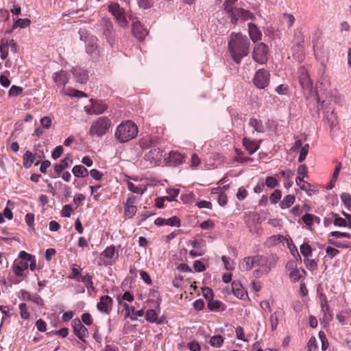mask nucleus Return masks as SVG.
<instances>
[{
  "label": "nucleus",
  "instance_id": "obj_57",
  "mask_svg": "<svg viewBox=\"0 0 351 351\" xmlns=\"http://www.w3.org/2000/svg\"><path fill=\"white\" fill-rule=\"evenodd\" d=\"M153 0H138V4L140 8L147 9L153 5Z\"/></svg>",
  "mask_w": 351,
  "mask_h": 351
},
{
  "label": "nucleus",
  "instance_id": "obj_24",
  "mask_svg": "<svg viewBox=\"0 0 351 351\" xmlns=\"http://www.w3.org/2000/svg\"><path fill=\"white\" fill-rule=\"evenodd\" d=\"M145 319L147 321L152 323H156L157 324H161L163 322L162 317L158 318L157 313L153 309H148L145 313Z\"/></svg>",
  "mask_w": 351,
  "mask_h": 351
},
{
  "label": "nucleus",
  "instance_id": "obj_35",
  "mask_svg": "<svg viewBox=\"0 0 351 351\" xmlns=\"http://www.w3.org/2000/svg\"><path fill=\"white\" fill-rule=\"evenodd\" d=\"M128 188L131 192L139 195L143 194L146 189L143 185L136 186L130 182H128Z\"/></svg>",
  "mask_w": 351,
  "mask_h": 351
},
{
  "label": "nucleus",
  "instance_id": "obj_39",
  "mask_svg": "<svg viewBox=\"0 0 351 351\" xmlns=\"http://www.w3.org/2000/svg\"><path fill=\"white\" fill-rule=\"evenodd\" d=\"M168 196L165 197L166 200L168 202H172L175 200L176 197L179 194L180 190L177 189H167L166 190Z\"/></svg>",
  "mask_w": 351,
  "mask_h": 351
},
{
  "label": "nucleus",
  "instance_id": "obj_42",
  "mask_svg": "<svg viewBox=\"0 0 351 351\" xmlns=\"http://www.w3.org/2000/svg\"><path fill=\"white\" fill-rule=\"evenodd\" d=\"M300 250L302 254L306 258L308 257L312 254L311 247L306 243L302 244Z\"/></svg>",
  "mask_w": 351,
  "mask_h": 351
},
{
  "label": "nucleus",
  "instance_id": "obj_51",
  "mask_svg": "<svg viewBox=\"0 0 351 351\" xmlns=\"http://www.w3.org/2000/svg\"><path fill=\"white\" fill-rule=\"evenodd\" d=\"M281 198V191L278 189L275 190L270 195L269 200L271 204H276Z\"/></svg>",
  "mask_w": 351,
  "mask_h": 351
},
{
  "label": "nucleus",
  "instance_id": "obj_13",
  "mask_svg": "<svg viewBox=\"0 0 351 351\" xmlns=\"http://www.w3.org/2000/svg\"><path fill=\"white\" fill-rule=\"evenodd\" d=\"M73 327L75 335L80 340L84 341V338L88 336L87 328L81 323L79 319L73 321Z\"/></svg>",
  "mask_w": 351,
  "mask_h": 351
},
{
  "label": "nucleus",
  "instance_id": "obj_38",
  "mask_svg": "<svg viewBox=\"0 0 351 351\" xmlns=\"http://www.w3.org/2000/svg\"><path fill=\"white\" fill-rule=\"evenodd\" d=\"M31 21L28 19H19L13 23V29L17 27L25 28L30 25Z\"/></svg>",
  "mask_w": 351,
  "mask_h": 351
},
{
  "label": "nucleus",
  "instance_id": "obj_36",
  "mask_svg": "<svg viewBox=\"0 0 351 351\" xmlns=\"http://www.w3.org/2000/svg\"><path fill=\"white\" fill-rule=\"evenodd\" d=\"M293 58L297 60L298 62H302L304 59V51L303 47L300 45H298L293 47Z\"/></svg>",
  "mask_w": 351,
  "mask_h": 351
},
{
  "label": "nucleus",
  "instance_id": "obj_26",
  "mask_svg": "<svg viewBox=\"0 0 351 351\" xmlns=\"http://www.w3.org/2000/svg\"><path fill=\"white\" fill-rule=\"evenodd\" d=\"M249 125L254 128V130L257 132L263 133L265 131L262 121L256 118H251L250 119Z\"/></svg>",
  "mask_w": 351,
  "mask_h": 351
},
{
  "label": "nucleus",
  "instance_id": "obj_8",
  "mask_svg": "<svg viewBox=\"0 0 351 351\" xmlns=\"http://www.w3.org/2000/svg\"><path fill=\"white\" fill-rule=\"evenodd\" d=\"M298 73L299 82L304 94L310 95L312 92L313 84L306 69L304 66H300Z\"/></svg>",
  "mask_w": 351,
  "mask_h": 351
},
{
  "label": "nucleus",
  "instance_id": "obj_60",
  "mask_svg": "<svg viewBox=\"0 0 351 351\" xmlns=\"http://www.w3.org/2000/svg\"><path fill=\"white\" fill-rule=\"evenodd\" d=\"M313 215L306 213L302 216V219L306 225L311 226L313 222Z\"/></svg>",
  "mask_w": 351,
  "mask_h": 351
},
{
  "label": "nucleus",
  "instance_id": "obj_10",
  "mask_svg": "<svg viewBox=\"0 0 351 351\" xmlns=\"http://www.w3.org/2000/svg\"><path fill=\"white\" fill-rule=\"evenodd\" d=\"M119 254L116 252L115 247L111 245L108 247L103 252L100 254V258L102 261V264L104 265H111L117 260Z\"/></svg>",
  "mask_w": 351,
  "mask_h": 351
},
{
  "label": "nucleus",
  "instance_id": "obj_18",
  "mask_svg": "<svg viewBox=\"0 0 351 351\" xmlns=\"http://www.w3.org/2000/svg\"><path fill=\"white\" fill-rule=\"evenodd\" d=\"M69 75V73L63 70L59 72H56L53 75V80L54 82L58 86H64L68 82Z\"/></svg>",
  "mask_w": 351,
  "mask_h": 351
},
{
  "label": "nucleus",
  "instance_id": "obj_16",
  "mask_svg": "<svg viewBox=\"0 0 351 351\" xmlns=\"http://www.w3.org/2000/svg\"><path fill=\"white\" fill-rule=\"evenodd\" d=\"M100 25L103 30V34L106 38L109 39L114 36V29L112 21L108 18H103L100 21Z\"/></svg>",
  "mask_w": 351,
  "mask_h": 351
},
{
  "label": "nucleus",
  "instance_id": "obj_34",
  "mask_svg": "<svg viewBox=\"0 0 351 351\" xmlns=\"http://www.w3.org/2000/svg\"><path fill=\"white\" fill-rule=\"evenodd\" d=\"M34 156L30 151H27L23 155V166L29 168L34 162Z\"/></svg>",
  "mask_w": 351,
  "mask_h": 351
},
{
  "label": "nucleus",
  "instance_id": "obj_56",
  "mask_svg": "<svg viewBox=\"0 0 351 351\" xmlns=\"http://www.w3.org/2000/svg\"><path fill=\"white\" fill-rule=\"evenodd\" d=\"M63 152H64L63 147L62 145H58L53 151L52 154H51V157L54 160H56V159H58V158L60 157V156L62 154Z\"/></svg>",
  "mask_w": 351,
  "mask_h": 351
},
{
  "label": "nucleus",
  "instance_id": "obj_25",
  "mask_svg": "<svg viewBox=\"0 0 351 351\" xmlns=\"http://www.w3.org/2000/svg\"><path fill=\"white\" fill-rule=\"evenodd\" d=\"M73 162L71 157L66 156L61 160L60 164L54 167V170L57 173H61L64 169L67 168Z\"/></svg>",
  "mask_w": 351,
  "mask_h": 351
},
{
  "label": "nucleus",
  "instance_id": "obj_20",
  "mask_svg": "<svg viewBox=\"0 0 351 351\" xmlns=\"http://www.w3.org/2000/svg\"><path fill=\"white\" fill-rule=\"evenodd\" d=\"M155 224L157 226H180V220L178 217L173 216L169 219H165L163 218L158 217L155 220Z\"/></svg>",
  "mask_w": 351,
  "mask_h": 351
},
{
  "label": "nucleus",
  "instance_id": "obj_7",
  "mask_svg": "<svg viewBox=\"0 0 351 351\" xmlns=\"http://www.w3.org/2000/svg\"><path fill=\"white\" fill-rule=\"evenodd\" d=\"M308 169L305 165H301L298 168V176L295 179V182L300 189L304 191L308 195H311L310 191L311 185L308 182H304V178L307 176Z\"/></svg>",
  "mask_w": 351,
  "mask_h": 351
},
{
  "label": "nucleus",
  "instance_id": "obj_47",
  "mask_svg": "<svg viewBox=\"0 0 351 351\" xmlns=\"http://www.w3.org/2000/svg\"><path fill=\"white\" fill-rule=\"evenodd\" d=\"M221 302L218 300H214L213 298L208 302V307L210 311H215L219 309Z\"/></svg>",
  "mask_w": 351,
  "mask_h": 351
},
{
  "label": "nucleus",
  "instance_id": "obj_3",
  "mask_svg": "<svg viewBox=\"0 0 351 351\" xmlns=\"http://www.w3.org/2000/svg\"><path fill=\"white\" fill-rule=\"evenodd\" d=\"M111 125L110 119L106 117H101L94 121L89 130V134L92 136H103L109 130Z\"/></svg>",
  "mask_w": 351,
  "mask_h": 351
},
{
  "label": "nucleus",
  "instance_id": "obj_61",
  "mask_svg": "<svg viewBox=\"0 0 351 351\" xmlns=\"http://www.w3.org/2000/svg\"><path fill=\"white\" fill-rule=\"evenodd\" d=\"M319 295L322 311H324V306H326V308L329 309V306L328 305V301L326 295L323 293H319Z\"/></svg>",
  "mask_w": 351,
  "mask_h": 351
},
{
  "label": "nucleus",
  "instance_id": "obj_55",
  "mask_svg": "<svg viewBox=\"0 0 351 351\" xmlns=\"http://www.w3.org/2000/svg\"><path fill=\"white\" fill-rule=\"evenodd\" d=\"M51 119L48 116L43 117L40 119L41 126L44 129H49L51 125Z\"/></svg>",
  "mask_w": 351,
  "mask_h": 351
},
{
  "label": "nucleus",
  "instance_id": "obj_29",
  "mask_svg": "<svg viewBox=\"0 0 351 351\" xmlns=\"http://www.w3.org/2000/svg\"><path fill=\"white\" fill-rule=\"evenodd\" d=\"M162 151L159 148L152 149L147 155V159L153 161H158L162 158Z\"/></svg>",
  "mask_w": 351,
  "mask_h": 351
},
{
  "label": "nucleus",
  "instance_id": "obj_64",
  "mask_svg": "<svg viewBox=\"0 0 351 351\" xmlns=\"http://www.w3.org/2000/svg\"><path fill=\"white\" fill-rule=\"evenodd\" d=\"M30 300L40 306H43L44 305V300L38 294L32 295Z\"/></svg>",
  "mask_w": 351,
  "mask_h": 351
},
{
  "label": "nucleus",
  "instance_id": "obj_14",
  "mask_svg": "<svg viewBox=\"0 0 351 351\" xmlns=\"http://www.w3.org/2000/svg\"><path fill=\"white\" fill-rule=\"evenodd\" d=\"M112 302V299L110 297L103 295L97 304V308L100 312L108 314L111 310Z\"/></svg>",
  "mask_w": 351,
  "mask_h": 351
},
{
  "label": "nucleus",
  "instance_id": "obj_44",
  "mask_svg": "<svg viewBox=\"0 0 351 351\" xmlns=\"http://www.w3.org/2000/svg\"><path fill=\"white\" fill-rule=\"evenodd\" d=\"M20 314L23 319H27L30 317V313L28 311L26 304L21 303L19 304Z\"/></svg>",
  "mask_w": 351,
  "mask_h": 351
},
{
  "label": "nucleus",
  "instance_id": "obj_12",
  "mask_svg": "<svg viewBox=\"0 0 351 351\" xmlns=\"http://www.w3.org/2000/svg\"><path fill=\"white\" fill-rule=\"evenodd\" d=\"M233 12L234 15H230V17L231 22L234 24H236L239 19L245 21L252 19L254 16L252 12L243 8H237Z\"/></svg>",
  "mask_w": 351,
  "mask_h": 351
},
{
  "label": "nucleus",
  "instance_id": "obj_17",
  "mask_svg": "<svg viewBox=\"0 0 351 351\" xmlns=\"http://www.w3.org/2000/svg\"><path fill=\"white\" fill-rule=\"evenodd\" d=\"M232 289L234 295L239 299L246 300L248 298L247 291L240 282L234 281L232 283Z\"/></svg>",
  "mask_w": 351,
  "mask_h": 351
},
{
  "label": "nucleus",
  "instance_id": "obj_53",
  "mask_svg": "<svg viewBox=\"0 0 351 351\" xmlns=\"http://www.w3.org/2000/svg\"><path fill=\"white\" fill-rule=\"evenodd\" d=\"M341 199L346 207L351 206V195L348 193H342Z\"/></svg>",
  "mask_w": 351,
  "mask_h": 351
},
{
  "label": "nucleus",
  "instance_id": "obj_11",
  "mask_svg": "<svg viewBox=\"0 0 351 351\" xmlns=\"http://www.w3.org/2000/svg\"><path fill=\"white\" fill-rule=\"evenodd\" d=\"M129 19L132 23V32L134 35L139 40L143 39L147 34V29L141 25L140 21L135 16L131 15Z\"/></svg>",
  "mask_w": 351,
  "mask_h": 351
},
{
  "label": "nucleus",
  "instance_id": "obj_63",
  "mask_svg": "<svg viewBox=\"0 0 351 351\" xmlns=\"http://www.w3.org/2000/svg\"><path fill=\"white\" fill-rule=\"evenodd\" d=\"M193 267L197 272H202L206 269L204 264L200 261H195L193 264Z\"/></svg>",
  "mask_w": 351,
  "mask_h": 351
},
{
  "label": "nucleus",
  "instance_id": "obj_6",
  "mask_svg": "<svg viewBox=\"0 0 351 351\" xmlns=\"http://www.w3.org/2000/svg\"><path fill=\"white\" fill-rule=\"evenodd\" d=\"M108 10L121 27H128V22L125 16V11L117 3H110L108 5Z\"/></svg>",
  "mask_w": 351,
  "mask_h": 351
},
{
  "label": "nucleus",
  "instance_id": "obj_40",
  "mask_svg": "<svg viewBox=\"0 0 351 351\" xmlns=\"http://www.w3.org/2000/svg\"><path fill=\"white\" fill-rule=\"evenodd\" d=\"M97 44H96V38H91L90 40L86 43V52L92 54L93 53L95 50L97 49Z\"/></svg>",
  "mask_w": 351,
  "mask_h": 351
},
{
  "label": "nucleus",
  "instance_id": "obj_50",
  "mask_svg": "<svg viewBox=\"0 0 351 351\" xmlns=\"http://www.w3.org/2000/svg\"><path fill=\"white\" fill-rule=\"evenodd\" d=\"M65 94L75 97H86V95L84 92L75 89H69Z\"/></svg>",
  "mask_w": 351,
  "mask_h": 351
},
{
  "label": "nucleus",
  "instance_id": "obj_54",
  "mask_svg": "<svg viewBox=\"0 0 351 351\" xmlns=\"http://www.w3.org/2000/svg\"><path fill=\"white\" fill-rule=\"evenodd\" d=\"M23 91V88L20 86L13 85L9 90L8 95L10 97H16L21 94Z\"/></svg>",
  "mask_w": 351,
  "mask_h": 351
},
{
  "label": "nucleus",
  "instance_id": "obj_15",
  "mask_svg": "<svg viewBox=\"0 0 351 351\" xmlns=\"http://www.w3.org/2000/svg\"><path fill=\"white\" fill-rule=\"evenodd\" d=\"M90 102L91 107L86 109L87 114H101L107 109V106L101 101L90 99Z\"/></svg>",
  "mask_w": 351,
  "mask_h": 351
},
{
  "label": "nucleus",
  "instance_id": "obj_52",
  "mask_svg": "<svg viewBox=\"0 0 351 351\" xmlns=\"http://www.w3.org/2000/svg\"><path fill=\"white\" fill-rule=\"evenodd\" d=\"M136 212V207L135 206H125V215L128 218H132Z\"/></svg>",
  "mask_w": 351,
  "mask_h": 351
},
{
  "label": "nucleus",
  "instance_id": "obj_21",
  "mask_svg": "<svg viewBox=\"0 0 351 351\" xmlns=\"http://www.w3.org/2000/svg\"><path fill=\"white\" fill-rule=\"evenodd\" d=\"M285 315V312L281 308H278L274 313L270 316V323L272 330H276L278 324V320L282 318Z\"/></svg>",
  "mask_w": 351,
  "mask_h": 351
},
{
  "label": "nucleus",
  "instance_id": "obj_19",
  "mask_svg": "<svg viewBox=\"0 0 351 351\" xmlns=\"http://www.w3.org/2000/svg\"><path fill=\"white\" fill-rule=\"evenodd\" d=\"M248 32L250 39L253 43H255L261 40L262 33L254 23H248Z\"/></svg>",
  "mask_w": 351,
  "mask_h": 351
},
{
  "label": "nucleus",
  "instance_id": "obj_45",
  "mask_svg": "<svg viewBox=\"0 0 351 351\" xmlns=\"http://www.w3.org/2000/svg\"><path fill=\"white\" fill-rule=\"evenodd\" d=\"M309 151V145L305 144L304 146L302 147L301 150L300 152V155L298 157V162H303Z\"/></svg>",
  "mask_w": 351,
  "mask_h": 351
},
{
  "label": "nucleus",
  "instance_id": "obj_59",
  "mask_svg": "<svg viewBox=\"0 0 351 351\" xmlns=\"http://www.w3.org/2000/svg\"><path fill=\"white\" fill-rule=\"evenodd\" d=\"M330 235L334 237L339 238V237H345L348 239H351V234L348 232H341L339 231H332L330 233Z\"/></svg>",
  "mask_w": 351,
  "mask_h": 351
},
{
  "label": "nucleus",
  "instance_id": "obj_23",
  "mask_svg": "<svg viewBox=\"0 0 351 351\" xmlns=\"http://www.w3.org/2000/svg\"><path fill=\"white\" fill-rule=\"evenodd\" d=\"M73 73L77 80L82 84L86 82L88 78V72L81 68L73 69Z\"/></svg>",
  "mask_w": 351,
  "mask_h": 351
},
{
  "label": "nucleus",
  "instance_id": "obj_33",
  "mask_svg": "<svg viewBox=\"0 0 351 351\" xmlns=\"http://www.w3.org/2000/svg\"><path fill=\"white\" fill-rule=\"evenodd\" d=\"M237 1V0H225L223 6L224 10L228 13V16L234 15V10L237 8L233 7V5Z\"/></svg>",
  "mask_w": 351,
  "mask_h": 351
},
{
  "label": "nucleus",
  "instance_id": "obj_32",
  "mask_svg": "<svg viewBox=\"0 0 351 351\" xmlns=\"http://www.w3.org/2000/svg\"><path fill=\"white\" fill-rule=\"evenodd\" d=\"M306 275V271L304 269H293L290 274L289 277L293 280V281H298L302 278H304Z\"/></svg>",
  "mask_w": 351,
  "mask_h": 351
},
{
  "label": "nucleus",
  "instance_id": "obj_37",
  "mask_svg": "<svg viewBox=\"0 0 351 351\" xmlns=\"http://www.w3.org/2000/svg\"><path fill=\"white\" fill-rule=\"evenodd\" d=\"M330 215L332 216V218L334 219L333 223L336 226H339V227L347 226L346 219L340 217L338 214L335 213H331Z\"/></svg>",
  "mask_w": 351,
  "mask_h": 351
},
{
  "label": "nucleus",
  "instance_id": "obj_1",
  "mask_svg": "<svg viewBox=\"0 0 351 351\" xmlns=\"http://www.w3.org/2000/svg\"><path fill=\"white\" fill-rule=\"evenodd\" d=\"M250 42L241 33H232L229 36L228 50L233 60L240 64L242 58L250 53Z\"/></svg>",
  "mask_w": 351,
  "mask_h": 351
},
{
  "label": "nucleus",
  "instance_id": "obj_27",
  "mask_svg": "<svg viewBox=\"0 0 351 351\" xmlns=\"http://www.w3.org/2000/svg\"><path fill=\"white\" fill-rule=\"evenodd\" d=\"M72 172L77 178H85L88 175V169L82 165L74 166Z\"/></svg>",
  "mask_w": 351,
  "mask_h": 351
},
{
  "label": "nucleus",
  "instance_id": "obj_49",
  "mask_svg": "<svg viewBox=\"0 0 351 351\" xmlns=\"http://www.w3.org/2000/svg\"><path fill=\"white\" fill-rule=\"evenodd\" d=\"M265 184L267 187L274 189L278 186V181L276 178L273 176H269L266 178Z\"/></svg>",
  "mask_w": 351,
  "mask_h": 351
},
{
  "label": "nucleus",
  "instance_id": "obj_22",
  "mask_svg": "<svg viewBox=\"0 0 351 351\" xmlns=\"http://www.w3.org/2000/svg\"><path fill=\"white\" fill-rule=\"evenodd\" d=\"M243 144L250 155L255 153L259 148V144L256 141H251L247 138H243Z\"/></svg>",
  "mask_w": 351,
  "mask_h": 351
},
{
  "label": "nucleus",
  "instance_id": "obj_30",
  "mask_svg": "<svg viewBox=\"0 0 351 351\" xmlns=\"http://www.w3.org/2000/svg\"><path fill=\"white\" fill-rule=\"evenodd\" d=\"M295 197L293 195H287L280 202V208L285 209L289 208L295 202Z\"/></svg>",
  "mask_w": 351,
  "mask_h": 351
},
{
  "label": "nucleus",
  "instance_id": "obj_41",
  "mask_svg": "<svg viewBox=\"0 0 351 351\" xmlns=\"http://www.w3.org/2000/svg\"><path fill=\"white\" fill-rule=\"evenodd\" d=\"M223 342V339L221 335H215L210 339V344L216 348L220 347Z\"/></svg>",
  "mask_w": 351,
  "mask_h": 351
},
{
  "label": "nucleus",
  "instance_id": "obj_31",
  "mask_svg": "<svg viewBox=\"0 0 351 351\" xmlns=\"http://www.w3.org/2000/svg\"><path fill=\"white\" fill-rule=\"evenodd\" d=\"M82 282L86 286L88 293L95 291L92 276L88 274H86L82 278Z\"/></svg>",
  "mask_w": 351,
  "mask_h": 351
},
{
  "label": "nucleus",
  "instance_id": "obj_5",
  "mask_svg": "<svg viewBox=\"0 0 351 351\" xmlns=\"http://www.w3.org/2000/svg\"><path fill=\"white\" fill-rule=\"evenodd\" d=\"M268 52L267 46L263 43H259L254 47L252 58L255 62L259 64H264L268 60Z\"/></svg>",
  "mask_w": 351,
  "mask_h": 351
},
{
  "label": "nucleus",
  "instance_id": "obj_46",
  "mask_svg": "<svg viewBox=\"0 0 351 351\" xmlns=\"http://www.w3.org/2000/svg\"><path fill=\"white\" fill-rule=\"evenodd\" d=\"M27 263H21V265H15L13 267L14 272L17 276H23V271L27 269Z\"/></svg>",
  "mask_w": 351,
  "mask_h": 351
},
{
  "label": "nucleus",
  "instance_id": "obj_48",
  "mask_svg": "<svg viewBox=\"0 0 351 351\" xmlns=\"http://www.w3.org/2000/svg\"><path fill=\"white\" fill-rule=\"evenodd\" d=\"M283 237L282 235H273L270 237L267 240V244L269 245H275L282 241Z\"/></svg>",
  "mask_w": 351,
  "mask_h": 351
},
{
  "label": "nucleus",
  "instance_id": "obj_58",
  "mask_svg": "<svg viewBox=\"0 0 351 351\" xmlns=\"http://www.w3.org/2000/svg\"><path fill=\"white\" fill-rule=\"evenodd\" d=\"M169 158L178 163H181L183 159L182 156L176 152H170Z\"/></svg>",
  "mask_w": 351,
  "mask_h": 351
},
{
  "label": "nucleus",
  "instance_id": "obj_43",
  "mask_svg": "<svg viewBox=\"0 0 351 351\" xmlns=\"http://www.w3.org/2000/svg\"><path fill=\"white\" fill-rule=\"evenodd\" d=\"M304 263L308 270L314 271L317 268V263L313 259L306 258Z\"/></svg>",
  "mask_w": 351,
  "mask_h": 351
},
{
  "label": "nucleus",
  "instance_id": "obj_62",
  "mask_svg": "<svg viewBox=\"0 0 351 351\" xmlns=\"http://www.w3.org/2000/svg\"><path fill=\"white\" fill-rule=\"evenodd\" d=\"M72 211V207L70 204L65 205L61 212V215L64 217H69Z\"/></svg>",
  "mask_w": 351,
  "mask_h": 351
},
{
  "label": "nucleus",
  "instance_id": "obj_28",
  "mask_svg": "<svg viewBox=\"0 0 351 351\" xmlns=\"http://www.w3.org/2000/svg\"><path fill=\"white\" fill-rule=\"evenodd\" d=\"M254 267L252 256L243 258L239 263V267L243 271H250Z\"/></svg>",
  "mask_w": 351,
  "mask_h": 351
},
{
  "label": "nucleus",
  "instance_id": "obj_2",
  "mask_svg": "<svg viewBox=\"0 0 351 351\" xmlns=\"http://www.w3.org/2000/svg\"><path fill=\"white\" fill-rule=\"evenodd\" d=\"M136 125L132 121H122L117 128L114 137L120 143H125L134 139L138 134Z\"/></svg>",
  "mask_w": 351,
  "mask_h": 351
},
{
  "label": "nucleus",
  "instance_id": "obj_9",
  "mask_svg": "<svg viewBox=\"0 0 351 351\" xmlns=\"http://www.w3.org/2000/svg\"><path fill=\"white\" fill-rule=\"evenodd\" d=\"M270 74L268 71L261 69L258 70L253 78V82L258 88H265L269 83Z\"/></svg>",
  "mask_w": 351,
  "mask_h": 351
},
{
  "label": "nucleus",
  "instance_id": "obj_4",
  "mask_svg": "<svg viewBox=\"0 0 351 351\" xmlns=\"http://www.w3.org/2000/svg\"><path fill=\"white\" fill-rule=\"evenodd\" d=\"M254 267H260L265 274H268L276 266L278 258L275 256L266 257L263 255L252 256Z\"/></svg>",
  "mask_w": 351,
  "mask_h": 351
}]
</instances>
